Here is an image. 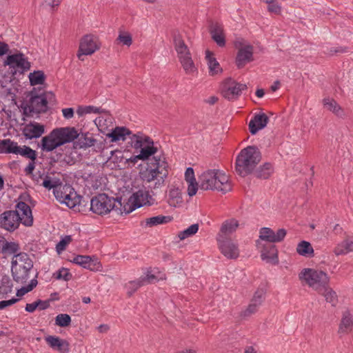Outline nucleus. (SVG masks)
<instances>
[{"label":"nucleus","mask_w":353,"mask_h":353,"mask_svg":"<svg viewBox=\"0 0 353 353\" xmlns=\"http://www.w3.org/2000/svg\"><path fill=\"white\" fill-rule=\"evenodd\" d=\"M273 172V167L271 163H265L260 166L255 172L256 177L261 179H268Z\"/></svg>","instance_id":"58836bf2"},{"label":"nucleus","mask_w":353,"mask_h":353,"mask_svg":"<svg viewBox=\"0 0 353 353\" xmlns=\"http://www.w3.org/2000/svg\"><path fill=\"white\" fill-rule=\"evenodd\" d=\"M54 275L57 279H63L65 281H68L72 279V274L66 268H61L58 272H57Z\"/></svg>","instance_id":"bf43d9fd"},{"label":"nucleus","mask_w":353,"mask_h":353,"mask_svg":"<svg viewBox=\"0 0 353 353\" xmlns=\"http://www.w3.org/2000/svg\"><path fill=\"white\" fill-rule=\"evenodd\" d=\"M117 41L123 46H130L132 43V38L129 32L120 31Z\"/></svg>","instance_id":"09e8293b"},{"label":"nucleus","mask_w":353,"mask_h":353,"mask_svg":"<svg viewBox=\"0 0 353 353\" xmlns=\"http://www.w3.org/2000/svg\"><path fill=\"white\" fill-rule=\"evenodd\" d=\"M199 230V224L195 223L191 225L187 229L179 232L178 237L180 240H184L186 238L195 234Z\"/></svg>","instance_id":"c03bdc74"},{"label":"nucleus","mask_w":353,"mask_h":353,"mask_svg":"<svg viewBox=\"0 0 353 353\" xmlns=\"http://www.w3.org/2000/svg\"><path fill=\"white\" fill-rule=\"evenodd\" d=\"M17 142L10 139H3L0 141V153L1 154H14L17 147Z\"/></svg>","instance_id":"ea45409f"},{"label":"nucleus","mask_w":353,"mask_h":353,"mask_svg":"<svg viewBox=\"0 0 353 353\" xmlns=\"http://www.w3.org/2000/svg\"><path fill=\"white\" fill-rule=\"evenodd\" d=\"M132 134L131 131L125 127H116L108 134V137L111 138L112 142L119 141H125L127 136Z\"/></svg>","instance_id":"c85d7f7f"},{"label":"nucleus","mask_w":353,"mask_h":353,"mask_svg":"<svg viewBox=\"0 0 353 353\" xmlns=\"http://www.w3.org/2000/svg\"><path fill=\"white\" fill-rule=\"evenodd\" d=\"M299 279L317 292L330 283V278L325 272L311 268L303 269L299 274Z\"/></svg>","instance_id":"423d86ee"},{"label":"nucleus","mask_w":353,"mask_h":353,"mask_svg":"<svg viewBox=\"0 0 353 353\" xmlns=\"http://www.w3.org/2000/svg\"><path fill=\"white\" fill-rule=\"evenodd\" d=\"M140 279H143V285L153 283L157 280L156 276L152 274H147L145 276H141Z\"/></svg>","instance_id":"774afa93"},{"label":"nucleus","mask_w":353,"mask_h":353,"mask_svg":"<svg viewBox=\"0 0 353 353\" xmlns=\"http://www.w3.org/2000/svg\"><path fill=\"white\" fill-rule=\"evenodd\" d=\"M261 160L259 149L254 146H248L243 149L236 157L235 169L241 176L251 174Z\"/></svg>","instance_id":"20e7f679"},{"label":"nucleus","mask_w":353,"mask_h":353,"mask_svg":"<svg viewBox=\"0 0 353 353\" xmlns=\"http://www.w3.org/2000/svg\"><path fill=\"white\" fill-rule=\"evenodd\" d=\"M39 146L43 152H51L61 145L52 130L41 139Z\"/></svg>","instance_id":"a878e982"},{"label":"nucleus","mask_w":353,"mask_h":353,"mask_svg":"<svg viewBox=\"0 0 353 353\" xmlns=\"http://www.w3.org/2000/svg\"><path fill=\"white\" fill-rule=\"evenodd\" d=\"M45 132V127L43 124L32 121L26 124L22 130L23 135L27 139H32L40 137Z\"/></svg>","instance_id":"aec40b11"},{"label":"nucleus","mask_w":353,"mask_h":353,"mask_svg":"<svg viewBox=\"0 0 353 353\" xmlns=\"http://www.w3.org/2000/svg\"><path fill=\"white\" fill-rule=\"evenodd\" d=\"M269 121L268 116L264 114L255 115L249 123V130L252 134H255L259 130L264 128Z\"/></svg>","instance_id":"393cba45"},{"label":"nucleus","mask_w":353,"mask_h":353,"mask_svg":"<svg viewBox=\"0 0 353 353\" xmlns=\"http://www.w3.org/2000/svg\"><path fill=\"white\" fill-rule=\"evenodd\" d=\"M246 89L245 84L238 83L230 77L224 79L220 85L221 95L229 101L237 99L241 96L242 91Z\"/></svg>","instance_id":"1a4fd4ad"},{"label":"nucleus","mask_w":353,"mask_h":353,"mask_svg":"<svg viewBox=\"0 0 353 353\" xmlns=\"http://www.w3.org/2000/svg\"><path fill=\"white\" fill-rule=\"evenodd\" d=\"M20 250L19 245L15 242H6L4 246L1 248V253L6 255L17 254V253Z\"/></svg>","instance_id":"37998d69"},{"label":"nucleus","mask_w":353,"mask_h":353,"mask_svg":"<svg viewBox=\"0 0 353 353\" xmlns=\"http://www.w3.org/2000/svg\"><path fill=\"white\" fill-rule=\"evenodd\" d=\"M296 252L301 256L312 257L314 256V249L310 242L301 241L296 247Z\"/></svg>","instance_id":"e433bc0d"},{"label":"nucleus","mask_w":353,"mask_h":353,"mask_svg":"<svg viewBox=\"0 0 353 353\" xmlns=\"http://www.w3.org/2000/svg\"><path fill=\"white\" fill-rule=\"evenodd\" d=\"M144 285L143 279L140 278L135 281H130L127 285L126 288H128V295L131 296L140 287Z\"/></svg>","instance_id":"49530a36"},{"label":"nucleus","mask_w":353,"mask_h":353,"mask_svg":"<svg viewBox=\"0 0 353 353\" xmlns=\"http://www.w3.org/2000/svg\"><path fill=\"white\" fill-rule=\"evenodd\" d=\"M99 48L98 39L92 34H87L80 41L77 56L79 60L84 61V56L92 55Z\"/></svg>","instance_id":"9b49d317"},{"label":"nucleus","mask_w":353,"mask_h":353,"mask_svg":"<svg viewBox=\"0 0 353 353\" xmlns=\"http://www.w3.org/2000/svg\"><path fill=\"white\" fill-rule=\"evenodd\" d=\"M18 301V299L12 298L10 300L0 301V310H3L6 307L10 306L17 303Z\"/></svg>","instance_id":"0e129e2a"},{"label":"nucleus","mask_w":353,"mask_h":353,"mask_svg":"<svg viewBox=\"0 0 353 353\" xmlns=\"http://www.w3.org/2000/svg\"><path fill=\"white\" fill-rule=\"evenodd\" d=\"M28 77L32 85H42L44 83L46 80L44 72L41 70L30 72Z\"/></svg>","instance_id":"79ce46f5"},{"label":"nucleus","mask_w":353,"mask_h":353,"mask_svg":"<svg viewBox=\"0 0 353 353\" xmlns=\"http://www.w3.org/2000/svg\"><path fill=\"white\" fill-rule=\"evenodd\" d=\"M36 304L37 305V308H39V310H44L48 309L50 307L49 301H42L41 299H38L35 301Z\"/></svg>","instance_id":"338daca9"},{"label":"nucleus","mask_w":353,"mask_h":353,"mask_svg":"<svg viewBox=\"0 0 353 353\" xmlns=\"http://www.w3.org/2000/svg\"><path fill=\"white\" fill-rule=\"evenodd\" d=\"M239 226V222L234 219L226 220L222 223L216 239H230L228 236L234 232Z\"/></svg>","instance_id":"4be33fe9"},{"label":"nucleus","mask_w":353,"mask_h":353,"mask_svg":"<svg viewBox=\"0 0 353 353\" xmlns=\"http://www.w3.org/2000/svg\"><path fill=\"white\" fill-rule=\"evenodd\" d=\"M324 296L327 303H330L332 306H335L338 303V296L336 292L327 284L324 289L318 292Z\"/></svg>","instance_id":"72a5a7b5"},{"label":"nucleus","mask_w":353,"mask_h":353,"mask_svg":"<svg viewBox=\"0 0 353 353\" xmlns=\"http://www.w3.org/2000/svg\"><path fill=\"white\" fill-rule=\"evenodd\" d=\"M28 99L21 104L23 114L27 117H32L34 114L46 112L48 103L55 101V96L52 92H44L42 89L33 88L27 95Z\"/></svg>","instance_id":"f257e3e1"},{"label":"nucleus","mask_w":353,"mask_h":353,"mask_svg":"<svg viewBox=\"0 0 353 353\" xmlns=\"http://www.w3.org/2000/svg\"><path fill=\"white\" fill-rule=\"evenodd\" d=\"M81 148H89L93 146L96 142V139L88 134H82L79 139Z\"/></svg>","instance_id":"de8ad7c7"},{"label":"nucleus","mask_w":353,"mask_h":353,"mask_svg":"<svg viewBox=\"0 0 353 353\" xmlns=\"http://www.w3.org/2000/svg\"><path fill=\"white\" fill-rule=\"evenodd\" d=\"M60 145L73 141L79 134L74 127L59 128L53 130Z\"/></svg>","instance_id":"dca6fc26"},{"label":"nucleus","mask_w":353,"mask_h":353,"mask_svg":"<svg viewBox=\"0 0 353 353\" xmlns=\"http://www.w3.org/2000/svg\"><path fill=\"white\" fill-rule=\"evenodd\" d=\"M117 202L121 205L120 201L105 194H99L91 199L90 210L99 215L106 214L116 207Z\"/></svg>","instance_id":"0eeeda50"},{"label":"nucleus","mask_w":353,"mask_h":353,"mask_svg":"<svg viewBox=\"0 0 353 353\" xmlns=\"http://www.w3.org/2000/svg\"><path fill=\"white\" fill-rule=\"evenodd\" d=\"M71 323V317L67 314H58L55 318V324L59 327H67Z\"/></svg>","instance_id":"8fccbe9b"},{"label":"nucleus","mask_w":353,"mask_h":353,"mask_svg":"<svg viewBox=\"0 0 353 353\" xmlns=\"http://www.w3.org/2000/svg\"><path fill=\"white\" fill-rule=\"evenodd\" d=\"M172 218L170 216L158 215L146 219L141 222V225L145 228H152L160 224H164L170 222Z\"/></svg>","instance_id":"473e14b6"},{"label":"nucleus","mask_w":353,"mask_h":353,"mask_svg":"<svg viewBox=\"0 0 353 353\" xmlns=\"http://www.w3.org/2000/svg\"><path fill=\"white\" fill-rule=\"evenodd\" d=\"M33 268V261L25 252H19L12 258L11 274L14 281L24 285L30 278Z\"/></svg>","instance_id":"39448f33"},{"label":"nucleus","mask_w":353,"mask_h":353,"mask_svg":"<svg viewBox=\"0 0 353 353\" xmlns=\"http://www.w3.org/2000/svg\"><path fill=\"white\" fill-rule=\"evenodd\" d=\"M253 46L246 45L239 48L236 57V64L238 68H242L245 65L253 61Z\"/></svg>","instance_id":"412c9836"},{"label":"nucleus","mask_w":353,"mask_h":353,"mask_svg":"<svg viewBox=\"0 0 353 353\" xmlns=\"http://www.w3.org/2000/svg\"><path fill=\"white\" fill-rule=\"evenodd\" d=\"M352 314L348 311L344 312L339 325V332L340 334H347L352 330Z\"/></svg>","instance_id":"7c9ffc66"},{"label":"nucleus","mask_w":353,"mask_h":353,"mask_svg":"<svg viewBox=\"0 0 353 353\" xmlns=\"http://www.w3.org/2000/svg\"><path fill=\"white\" fill-rule=\"evenodd\" d=\"M209 32L212 40L218 46L224 47L225 46V34L223 24L212 21L209 25Z\"/></svg>","instance_id":"f3484780"},{"label":"nucleus","mask_w":353,"mask_h":353,"mask_svg":"<svg viewBox=\"0 0 353 353\" xmlns=\"http://www.w3.org/2000/svg\"><path fill=\"white\" fill-rule=\"evenodd\" d=\"M345 52H346V49L343 47H326L324 53L332 56L334 54L343 53Z\"/></svg>","instance_id":"052dcab7"},{"label":"nucleus","mask_w":353,"mask_h":353,"mask_svg":"<svg viewBox=\"0 0 353 353\" xmlns=\"http://www.w3.org/2000/svg\"><path fill=\"white\" fill-rule=\"evenodd\" d=\"M60 183L59 179H52L50 176L48 175H46L43 178V182L41 184L44 188L50 190L54 188Z\"/></svg>","instance_id":"864d4df0"},{"label":"nucleus","mask_w":353,"mask_h":353,"mask_svg":"<svg viewBox=\"0 0 353 353\" xmlns=\"http://www.w3.org/2000/svg\"><path fill=\"white\" fill-rule=\"evenodd\" d=\"M287 234L286 230L283 228L279 229L276 232L270 228H262L259 231V239L269 243L281 242Z\"/></svg>","instance_id":"ddd939ff"},{"label":"nucleus","mask_w":353,"mask_h":353,"mask_svg":"<svg viewBox=\"0 0 353 353\" xmlns=\"http://www.w3.org/2000/svg\"><path fill=\"white\" fill-rule=\"evenodd\" d=\"M205 59L207 60L209 74L210 76H214L222 73L223 70L216 58L214 57L212 52L207 50L205 51Z\"/></svg>","instance_id":"bb28decb"},{"label":"nucleus","mask_w":353,"mask_h":353,"mask_svg":"<svg viewBox=\"0 0 353 353\" xmlns=\"http://www.w3.org/2000/svg\"><path fill=\"white\" fill-rule=\"evenodd\" d=\"M256 245L261 249V257L263 261L272 264L279 263L278 250L273 244H261L259 241H256Z\"/></svg>","instance_id":"2eb2a0df"},{"label":"nucleus","mask_w":353,"mask_h":353,"mask_svg":"<svg viewBox=\"0 0 353 353\" xmlns=\"http://www.w3.org/2000/svg\"><path fill=\"white\" fill-rule=\"evenodd\" d=\"M353 251V239L347 237L334 249L336 256L344 255Z\"/></svg>","instance_id":"c756f323"},{"label":"nucleus","mask_w":353,"mask_h":353,"mask_svg":"<svg viewBox=\"0 0 353 353\" xmlns=\"http://www.w3.org/2000/svg\"><path fill=\"white\" fill-rule=\"evenodd\" d=\"M73 192L72 190L70 192H68V194L66 195V198H64V201H62L61 203H65L68 208H73L76 206L78 201L76 199V196L72 197Z\"/></svg>","instance_id":"13d9d810"},{"label":"nucleus","mask_w":353,"mask_h":353,"mask_svg":"<svg viewBox=\"0 0 353 353\" xmlns=\"http://www.w3.org/2000/svg\"><path fill=\"white\" fill-rule=\"evenodd\" d=\"M20 223V217L15 211L6 210L0 214V227L7 231H14Z\"/></svg>","instance_id":"f8f14e48"},{"label":"nucleus","mask_w":353,"mask_h":353,"mask_svg":"<svg viewBox=\"0 0 353 353\" xmlns=\"http://www.w3.org/2000/svg\"><path fill=\"white\" fill-rule=\"evenodd\" d=\"M6 64L9 65L10 73L12 76L23 74L30 68V63L21 53L8 55Z\"/></svg>","instance_id":"9d476101"},{"label":"nucleus","mask_w":353,"mask_h":353,"mask_svg":"<svg viewBox=\"0 0 353 353\" xmlns=\"http://www.w3.org/2000/svg\"><path fill=\"white\" fill-rule=\"evenodd\" d=\"M268 10L269 12L272 13H274L279 14L281 13V8L279 5L276 3H272L268 5Z\"/></svg>","instance_id":"69168bd1"},{"label":"nucleus","mask_w":353,"mask_h":353,"mask_svg":"<svg viewBox=\"0 0 353 353\" xmlns=\"http://www.w3.org/2000/svg\"><path fill=\"white\" fill-rule=\"evenodd\" d=\"M221 252L228 259H236L239 256V249L231 239H216Z\"/></svg>","instance_id":"4468645a"},{"label":"nucleus","mask_w":353,"mask_h":353,"mask_svg":"<svg viewBox=\"0 0 353 353\" xmlns=\"http://www.w3.org/2000/svg\"><path fill=\"white\" fill-rule=\"evenodd\" d=\"M72 262L92 271L99 270L101 268L99 262L86 255H77L73 259Z\"/></svg>","instance_id":"5701e85b"},{"label":"nucleus","mask_w":353,"mask_h":353,"mask_svg":"<svg viewBox=\"0 0 353 353\" xmlns=\"http://www.w3.org/2000/svg\"><path fill=\"white\" fill-rule=\"evenodd\" d=\"M45 340L50 347L59 351L60 353L69 352V343L66 340L51 335L46 336Z\"/></svg>","instance_id":"b1692460"},{"label":"nucleus","mask_w":353,"mask_h":353,"mask_svg":"<svg viewBox=\"0 0 353 353\" xmlns=\"http://www.w3.org/2000/svg\"><path fill=\"white\" fill-rule=\"evenodd\" d=\"M38 281L37 280V276L30 280V283L27 285L22 286L20 289L17 291V296L21 297L28 292L32 291L37 285Z\"/></svg>","instance_id":"a18cd8bd"},{"label":"nucleus","mask_w":353,"mask_h":353,"mask_svg":"<svg viewBox=\"0 0 353 353\" xmlns=\"http://www.w3.org/2000/svg\"><path fill=\"white\" fill-rule=\"evenodd\" d=\"M15 154H19L30 161H36L37 158V153L35 150L27 145L19 146L17 144Z\"/></svg>","instance_id":"c9c22d12"},{"label":"nucleus","mask_w":353,"mask_h":353,"mask_svg":"<svg viewBox=\"0 0 353 353\" xmlns=\"http://www.w3.org/2000/svg\"><path fill=\"white\" fill-rule=\"evenodd\" d=\"M130 139L132 146L137 150L141 149L146 144L144 141V138L137 134H132Z\"/></svg>","instance_id":"6e6d98bb"},{"label":"nucleus","mask_w":353,"mask_h":353,"mask_svg":"<svg viewBox=\"0 0 353 353\" xmlns=\"http://www.w3.org/2000/svg\"><path fill=\"white\" fill-rule=\"evenodd\" d=\"M325 108L331 111L336 116L340 118H345V114L343 109L333 99L325 98L323 101Z\"/></svg>","instance_id":"cd10ccee"},{"label":"nucleus","mask_w":353,"mask_h":353,"mask_svg":"<svg viewBox=\"0 0 353 353\" xmlns=\"http://www.w3.org/2000/svg\"><path fill=\"white\" fill-rule=\"evenodd\" d=\"M199 187L203 190H217L226 193L232 190L229 177L219 170H208L199 176Z\"/></svg>","instance_id":"f03ea898"},{"label":"nucleus","mask_w":353,"mask_h":353,"mask_svg":"<svg viewBox=\"0 0 353 353\" xmlns=\"http://www.w3.org/2000/svg\"><path fill=\"white\" fill-rule=\"evenodd\" d=\"M185 179L187 183L196 181L193 168H188L186 169L185 172Z\"/></svg>","instance_id":"e2e57ef3"},{"label":"nucleus","mask_w":353,"mask_h":353,"mask_svg":"<svg viewBox=\"0 0 353 353\" xmlns=\"http://www.w3.org/2000/svg\"><path fill=\"white\" fill-rule=\"evenodd\" d=\"M20 217V222L26 226H31L33 223V216L30 207L23 201H19L14 210Z\"/></svg>","instance_id":"a211bd4d"},{"label":"nucleus","mask_w":353,"mask_h":353,"mask_svg":"<svg viewBox=\"0 0 353 353\" xmlns=\"http://www.w3.org/2000/svg\"><path fill=\"white\" fill-rule=\"evenodd\" d=\"M179 59L186 74H191L196 72L197 69L192 59L191 54L181 57Z\"/></svg>","instance_id":"f704fd0d"},{"label":"nucleus","mask_w":353,"mask_h":353,"mask_svg":"<svg viewBox=\"0 0 353 353\" xmlns=\"http://www.w3.org/2000/svg\"><path fill=\"white\" fill-rule=\"evenodd\" d=\"M144 141L146 144L141 148V152L138 155L132 157L130 161L136 163L138 160L145 161L148 159L151 155L156 153L157 149L154 147V142L149 137H144Z\"/></svg>","instance_id":"6ab92c4d"},{"label":"nucleus","mask_w":353,"mask_h":353,"mask_svg":"<svg viewBox=\"0 0 353 353\" xmlns=\"http://www.w3.org/2000/svg\"><path fill=\"white\" fill-rule=\"evenodd\" d=\"M156 203L152 194L146 190H139L134 192L128 199L127 205H124V211L129 214L137 208L143 205L151 206Z\"/></svg>","instance_id":"6e6552de"},{"label":"nucleus","mask_w":353,"mask_h":353,"mask_svg":"<svg viewBox=\"0 0 353 353\" xmlns=\"http://www.w3.org/2000/svg\"><path fill=\"white\" fill-rule=\"evenodd\" d=\"M73 190V188L70 185H62L60 183L53 190L54 195L57 200L61 203L62 201H64V198L68 196L66 194L68 192Z\"/></svg>","instance_id":"a19ab883"},{"label":"nucleus","mask_w":353,"mask_h":353,"mask_svg":"<svg viewBox=\"0 0 353 353\" xmlns=\"http://www.w3.org/2000/svg\"><path fill=\"white\" fill-rule=\"evenodd\" d=\"M265 299V291L263 289H258L254 294L251 302L259 307L262 304Z\"/></svg>","instance_id":"5fc2aeb1"},{"label":"nucleus","mask_w":353,"mask_h":353,"mask_svg":"<svg viewBox=\"0 0 353 353\" xmlns=\"http://www.w3.org/2000/svg\"><path fill=\"white\" fill-rule=\"evenodd\" d=\"M188 194L190 196H192L196 194L198 190V183L196 181L194 182H188Z\"/></svg>","instance_id":"680f3d73"},{"label":"nucleus","mask_w":353,"mask_h":353,"mask_svg":"<svg viewBox=\"0 0 353 353\" xmlns=\"http://www.w3.org/2000/svg\"><path fill=\"white\" fill-rule=\"evenodd\" d=\"M72 236L70 235H66L63 237L56 245L57 252L60 253L65 250L66 246L72 241Z\"/></svg>","instance_id":"4d7b16f0"},{"label":"nucleus","mask_w":353,"mask_h":353,"mask_svg":"<svg viewBox=\"0 0 353 353\" xmlns=\"http://www.w3.org/2000/svg\"><path fill=\"white\" fill-rule=\"evenodd\" d=\"M168 202L170 206L173 207H176L183 202L181 193L178 188H173L170 190Z\"/></svg>","instance_id":"4c0bfd02"},{"label":"nucleus","mask_w":353,"mask_h":353,"mask_svg":"<svg viewBox=\"0 0 353 353\" xmlns=\"http://www.w3.org/2000/svg\"><path fill=\"white\" fill-rule=\"evenodd\" d=\"M174 46L179 58L191 54L188 47L179 34L174 36Z\"/></svg>","instance_id":"2f4dec72"},{"label":"nucleus","mask_w":353,"mask_h":353,"mask_svg":"<svg viewBox=\"0 0 353 353\" xmlns=\"http://www.w3.org/2000/svg\"><path fill=\"white\" fill-rule=\"evenodd\" d=\"M100 108H96L94 106L88 105V106H79L77 110V113L79 117H82L87 114L90 113H99Z\"/></svg>","instance_id":"3c124183"},{"label":"nucleus","mask_w":353,"mask_h":353,"mask_svg":"<svg viewBox=\"0 0 353 353\" xmlns=\"http://www.w3.org/2000/svg\"><path fill=\"white\" fill-rule=\"evenodd\" d=\"M259 307L258 305L250 301L246 309L241 312L240 316L243 319L250 317L258 311Z\"/></svg>","instance_id":"603ef678"},{"label":"nucleus","mask_w":353,"mask_h":353,"mask_svg":"<svg viewBox=\"0 0 353 353\" xmlns=\"http://www.w3.org/2000/svg\"><path fill=\"white\" fill-rule=\"evenodd\" d=\"M153 168H147L141 173V177L143 181L151 183L154 181L153 185H149L152 196L155 195V191L162 188L165 184V180L168 176V163L165 161L154 157Z\"/></svg>","instance_id":"7ed1b4c3"}]
</instances>
